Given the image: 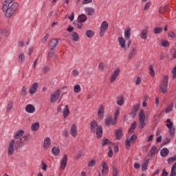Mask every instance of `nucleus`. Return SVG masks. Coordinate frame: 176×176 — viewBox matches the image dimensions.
<instances>
[{"label": "nucleus", "mask_w": 176, "mask_h": 176, "mask_svg": "<svg viewBox=\"0 0 176 176\" xmlns=\"http://www.w3.org/2000/svg\"><path fill=\"white\" fill-rule=\"evenodd\" d=\"M148 164H149V162L148 160L145 161V162L142 165V171H146L148 168Z\"/></svg>", "instance_id": "a19ab883"}, {"label": "nucleus", "mask_w": 176, "mask_h": 176, "mask_svg": "<svg viewBox=\"0 0 176 176\" xmlns=\"http://www.w3.org/2000/svg\"><path fill=\"white\" fill-rule=\"evenodd\" d=\"M28 140H30L28 135H24L23 137L18 140L16 143V144L17 145V148H21V146H23V144L27 142Z\"/></svg>", "instance_id": "0eeeda50"}, {"label": "nucleus", "mask_w": 176, "mask_h": 176, "mask_svg": "<svg viewBox=\"0 0 176 176\" xmlns=\"http://www.w3.org/2000/svg\"><path fill=\"white\" fill-rule=\"evenodd\" d=\"M100 127V125H98V123L96 120H93L91 122L90 124V130L91 133H96V131Z\"/></svg>", "instance_id": "f8f14e48"}, {"label": "nucleus", "mask_w": 176, "mask_h": 176, "mask_svg": "<svg viewBox=\"0 0 176 176\" xmlns=\"http://www.w3.org/2000/svg\"><path fill=\"white\" fill-rule=\"evenodd\" d=\"M85 34L87 38H93L94 36V32L93 30H87Z\"/></svg>", "instance_id": "58836bf2"}, {"label": "nucleus", "mask_w": 176, "mask_h": 176, "mask_svg": "<svg viewBox=\"0 0 176 176\" xmlns=\"http://www.w3.org/2000/svg\"><path fill=\"white\" fill-rule=\"evenodd\" d=\"M135 54H137V48H133L129 54V60H132V58H134Z\"/></svg>", "instance_id": "bb28decb"}, {"label": "nucleus", "mask_w": 176, "mask_h": 176, "mask_svg": "<svg viewBox=\"0 0 176 176\" xmlns=\"http://www.w3.org/2000/svg\"><path fill=\"white\" fill-rule=\"evenodd\" d=\"M166 123H168L166 124V127H168L169 130H171V129H173V126H174V124L173 123V122H171V120L168 119L166 120Z\"/></svg>", "instance_id": "ea45409f"}, {"label": "nucleus", "mask_w": 176, "mask_h": 176, "mask_svg": "<svg viewBox=\"0 0 176 176\" xmlns=\"http://www.w3.org/2000/svg\"><path fill=\"white\" fill-rule=\"evenodd\" d=\"M168 153H170V151H168V148H164L160 151V155L162 156V157H166V156H168Z\"/></svg>", "instance_id": "5701e85b"}, {"label": "nucleus", "mask_w": 176, "mask_h": 176, "mask_svg": "<svg viewBox=\"0 0 176 176\" xmlns=\"http://www.w3.org/2000/svg\"><path fill=\"white\" fill-rule=\"evenodd\" d=\"M108 27H109V25L108 24V22H107V21H103L101 23L99 32L100 36H104V35L105 34V31L108 30Z\"/></svg>", "instance_id": "39448f33"}, {"label": "nucleus", "mask_w": 176, "mask_h": 176, "mask_svg": "<svg viewBox=\"0 0 176 176\" xmlns=\"http://www.w3.org/2000/svg\"><path fill=\"white\" fill-rule=\"evenodd\" d=\"M52 152L54 156H57L58 155H60V148L54 146L52 149Z\"/></svg>", "instance_id": "c85d7f7f"}, {"label": "nucleus", "mask_w": 176, "mask_h": 176, "mask_svg": "<svg viewBox=\"0 0 176 176\" xmlns=\"http://www.w3.org/2000/svg\"><path fill=\"white\" fill-rule=\"evenodd\" d=\"M19 8V3H12V4H6L3 5V11L6 12V17L9 19V17H12L17 8Z\"/></svg>", "instance_id": "f257e3e1"}, {"label": "nucleus", "mask_w": 176, "mask_h": 176, "mask_svg": "<svg viewBox=\"0 0 176 176\" xmlns=\"http://www.w3.org/2000/svg\"><path fill=\"white\" fill-rule=\"evenodd\" d=\"M13 0H6L3 5H12Z\"/></svg>", "instance_id": "338daca9"}, {"label": "nucleus", "mask_w": 176, "mask_h": 176, "mask_svg": "<svg viewBox=\"0 0 176 176\" xmlns=\"http://www.w3.org/2000/svg\"><path fill=\"white\" fill-rule=\"evenodd\" d=\"M72 75L74 77H76L79 75V72H78L76 69L73 70Z\"/></svg>", "instance_id": "69168bd1"}, {"label": "nucleus", "mask_w": 176, "mask_h": 176, "mask_svg": "<svg viewBox=\"0 0 176 176\" xmlns=\"http://www.w3.org/2000/svg\"><path fill=\"white\" fill-rule=\"evenodd\" d=\"M104 111H105V109L104 108V106L100 105L98 111V119L99 120H102V119H104Z\"/></svg>", "instance_id": "9b49d317"}, {"label": "nucleus", "mask_w": 176, "mask_h": 176, "mask_svg": "<svg viewBox=\"0 0 176 176\" xmlns=\"http://www.w3.org/2000/svg\"><path fill=\"white\" fill-rule=\"evenodd\" d=\"M87 20V16L85 14H82L78 16L77 21L79 23H85Z\"/></svg>", "instance_id": "4be33fe9"}, {"label": "nucleus", "mask_w": 176, "mask_h": 176, "mask_svg": "<svg viewBox=\"0 0 176 176\" xmlns=\"http://www.w3.org/2000/svg\"><path fill=\"white\" fill-rule=\"evenodd\" d=\"M60 89L56 90L55 92H54L50 97V102H56V101L58 100V98H60Z\"/></svg>", "instance_id": "6e6552de"}, {"label": "nucleus", "mask_w": 176, "mask_h": 176, "mask_svg": "<svg viewBox=\"0 0 176 176\" xmlns=\"http://www.w3.org/2000/svg\"><path fill=\"white\" fill-rule=\"evenodd\" d=\"M24 135V131L23 130H19L16 131L14 135V139L18 140V138H20V137H22V135Z\"/></svg>", "instance_id": "473e14b6"}, {"label": "nucleus", "mask_w": 176, "mask_h": 176, "mask_svg": "<svg viewBox=\"0 0 176 176\" xmlns=\"http://www.w3.org/2000/svg\"><path fill=\"white\" fill-rule=\"evenodd\" d=\"M67 156L65 154L64 155L60 162V168H62V170H65V167H67Z\"/></svg>", "instance_id": "dca6fc26"}, {"label": "nucleus", "mask_w": 176, "mask_h": 176, "mask_svg": "<svg viewBox=\"0 0 176 176\" xmlns=\"http://www.w3.org/2000/svg\"><path fill=\"white\" fill-rule=\"evenodd\" d=\"M25 60V56L23 54H21L19 56V63H24Z\"/></svg>", "instance_id": "de8ad7c7"}, {"label": "nucleus", "mask_w": 176, "mask_h": 176, "mask_svg": "<svg viewBox=\"0 0 176 176\" xmlns=\"http://www.w3.org/2000/svg\"><path fill=\"white\" fill-rule=\"evenodd\" d=\"M74 24L78 30H82V28H83V23L79 22V21H74Z\"/></svg>", "instance_id": "7c9ffc66"}, {"label": "nucleus", "mask_w": 176, "mask_h": 176, "mask_svg": "<svg viewBox=\"0 0 176 176\" xmlns=\"http://www.w3.org/2000/svg\"><path fill=\"white\" fill-rule=\"evenodd\" d=\"M96 134V137L97 138H101L102 137V126L99 125V126H98V129L96 130L95 131Z\"/></svg>", "instance_id": "f3484780"}, {"label": "nucleus", "mask_w": 176, "mask_h": 176, "mask_svg": "<svg viewBox=\"0 0 176 176\" xmlns=\"http://www.w3.org/2000/svg\"><path fill=\"white\" fill-rule=\"evenodd\" d=\"M77 133H78V129L76 128V124H73L70 129V134L71 135H72V137L75 138V137H76Z\"/></svg>", "instance_id": "a211bd4d"}, {"label": "nucleus", "mask_w": 176, "mask_h": 176, "mask_svg": "<svg viewBox=\"0 0 176 176\" xmlns=\"http://www.w3.org/2000/svg\"><path fill=\"white\" fill-rule=\"evenodd\" d=\"M135 127H137V122H133L131 125L130 129H129V133L131 134V133H134V130H135Z\"/></svg>", "instance_id": "c9c22d12"}, {"label": "nucleus", "mask_w": 176, "mask_h": 176, "mask_svg": "<svg viewBox=\"0 0 176 176\" xmlns=\"http://www.w3.org/2000/svg\"><path fill=\"white\" fill-rule=\"evenodd\" d=\"M162 176H168V173L166 171V168H164L162 170Z\"/></svg>", "instance_id": "774afa93"}, {"label": "nucleus", "mask_w": 176, "mask_h": 176, "mask_svg": "<svg viewBox=\"0 0 176 176\" xmlns=\"http://www.w3.org/2000/svg\"><path fill=\"white\" fill-rule=\"evenodd\" d=\"M118 175H119V169L118 168V166H116V165H113L112 176H118Z\"/></svg>", "instance_id": "2f4dec72"}, {"label": "nucleus", "mask_w": 176, "mask_h": 176, "mask_svg": "<svg viewBox=\"0 0 176 176\" xmlns=\"http://www.w3.org/2000/svg\"><path fill=\"white\" fill-rule=\"evenodd\" d=\"M119 115H120L119 109L116 110L114 113L113 120H112V117L108 116L104 120V124H106L107 127H109V126H116V124L118 123V119L119 118Z\"/></svg>", "instance_id": "f03ea898"}, {"label": "nucleus", "mask_w": 176, "mask_h": 176, "mask_svg": "<svg viewBox=\"0 0 176 176\" xmlns=\"http://www.w3.org/2000/svg\"><path fill=\"white\" fill-rule=\"evenodd\" d=\"M109 171V167L108 166V164L105 162H102V175H108V172Z\"/></svg>", "instance_id": "9d476101"}, {"label": "nucleus", "mask_w": 176, "mask_h": 176, "mask_svg": "<svg viewBox=\"0 0 176 176\" xmlns=\"http://www.w3.org/2000/svg\"><path fill=\"white\" fill-rule=\"evenodd\" d=\"M7 112H10L13 109V101H10L7 104Z\"/></svg>", "instance_id": "4c0bfd02"}, {"label": "nucleus", "mask_w": 176, "mask_h": 176, "mask_svg": "<svg viewBox=\"0 0 176 176\" xmlns=\"http://www.w3.org/2000/svg\"><path fill=\"white\" fill-rule=\"evenodd\" d=\"M63 117L65 118L69 115V109L68 108V105L65 106V109L63 110Z\"/></svg>", "instance_id": "72a5a7b5"}, {"label": "nucleus", "mask_w": 176, "mask_h": 176, "mask_svg": "<svg viewBox=\"0 0 176 176\" xmlns=\"http://www.w3.org/2000/svg\"><path fill=\"white\" fill-rule=\"evenodd\" d=\"M169 133H170V135L171 136V138H173V137H175V128H172V129H169Z\"/></svg>", "instance_id": "603ef678"}, {"label": "nucleus", "mask_w": 176, "mask_h": 176, "mask_svg": "<svg viewBox=\"0 0 176 176\" xmlns=\"http://www.w3.org/2000/svg\"><path fill=\"white\" fill-rule=\"evenodd\" d=\"M72 37L73 38L74 41H75L76 42L78 41L79 39V35L78 34V33H76V32H73L72 34Z\"/></svg>", "instance_id": "79ce46f5"}, {"label": "nucleus", "mask_w": 176, "mask_h": 176, "mask_svg": "<svg viewBox=\"0 0 176 176\" xmlns=\"http://www.w3.org/2000/svg\"><path fill=\"white\" fill-rule=\"evenodd\" d=\"M14 145H16V141L12 140L9 143L8 148V155H9V156H12V155L14 153Z\"/></svg>", "instance_id": "423d86ee"}, {"label": "nucleus", "mask_w": 176, "mask_h": 176, "mask_svg": "<svg viewBox=\"0 0 176 176\" xmlns=\"http://www.w3.org/2000/svg\"><path fill=\"white\" fill-rule=\"evenodd\" d=\"M135 140H137V135L133 134L130 139H129V140L131 142L133 141H135Z\"/></svg>", "instance_id": "0e129e2a"}, {"label": "nucleus", "mask_w": 176, "mask_h": 176, "mask_svg": "<svg viewBox=\"0 0 176 176\" xmlns=\"http://www.w3.org/2000/svg\"><path fill=\"white\" fill-rule=\"evenodd\" d=\"M38 86L39 83L38 82H34V84H32V87L29 90L30 94H35V93H36V90H38Z\"/></svg>", "instance_id": "ddd939ff"}, {"label": "nucleus", "mask_w": 176, "mask_h": 176, "mask_svg": "<svg viewBox=\"0 0 176 176\" xmlns=\"http://www.w3.org/2000/svg\"><path fill=\"white\" fill-rule=\"evenodd\" d=\"M117 104L120 107H122V105L124 104V98L123 96H120L117 98Z\"/></svg>", "instance_id": "b1692460"}, {"label": "nucleus", "mask_w": 176, "mask_h": 176, "mask_svg": "<svg viewBox=\"0 0 176 176\" xmlns=\"http://www.w3.org/2000/svg\"><path fill=\"white\" fill-rule=\"evenodd\" d=\"M42 70L43 74H47V72L50 71V68H49V67L47 66H45L44 67H43Z\"/></svg>", "instance_id": "052dcab7"}, {"label": "nucleus", "mask_w": 176, "mask_h": 176, "mask_svg": "<svg viewBox=\"0 0 176 176\" xmlns=\"http://www.w3.org/2000/svg\"><path fill=\"white\" fill-rule=\"evenodd\" d=\"M139 121H140V126L139 129L142 130L144 127H145V113H144V110H141L139 113Z\"/></svg>", "instance_id": "20e7f679"}, {"label": "nucleus", "mask_w": 176, "mask_h": 176, "mask_svg": "<svg viewBox=\"0 0 176 176\" xmlns=\"http://www.w3.org/2000/svg\"><path fill=\"white\" fill-rule=\"evenodd\" d=\"M55 50L54 48H50L48 50V57H53L54 56Z\"/></svg>", "instance_id": "37998d69"}, {"label": "nucleus", "mask_w": 176, "mask_h": 176, "mask_svg": "<svg viewBox=\"0 0 176 176\" xmlns=\"http://www.w3.org/2000/svg\"><path fill=\"white\" fill-rule=\"evenodd\" d=\"M163 31V28H155L153 30L154 34H160Z\"/></svg>", "instance_id": "49530a36"}, {"label": "nucleus", "mask_w": 176, "mask_h": 176, "mask_svg": "<svg viewBox=\"0 0 176 176\" xmlns=\"http://www.w3.org/2000/svg\"><path fill=\"white\" fill-rule=\"evenodd\" d=\"M168 10V6H165L160 8V13L163 14V13H165V12H167Z\"/></svg>", "instance_id": "e433bc0d"}, {"label": "nucleus", "mask_w": 176, "mask_h": 176, "mask_svg": "<svg viewBox=\"0 0 176 176\" xmlns=\"http://www.w3.org/2000/svg\"><path fill=\"white\" fill-rule=\"evenodd\" d=\"M118 43L121 47H124L126 46V40L123 38V37L118 38Z\"/></svg>", "instance_id": "c756f323"}, {"label": "nucleus", "mask_w": 176, "mask_h": 176, "mask_svg": "<svg viewBox=\"0 0 176 176\" xmlns=\"http://www.w3.org/2000/svg\"><path fill=\"white\" fill-rule=\"evenodd\" d=\"M25 109L28 113H34L35 112V106L33 104H27Z\"/></svg>", "instance_id": "2eb2a0df"}, {"label": "nucleus", "mask_w": 176, "mask_h": 176, "mask_svg": "<svg viewBox=\"0 0 176 176\" xmlns=\"http://www.w3.org/2000/svg\"><path fill=\"white\" fill-rule=\"evenodd\" d=\"M96 161L94 160H92L91 161L88 162V166L89 167H94L96 166Z\"/></svg>", "instance_id": "6e6d98bb"}, {"label": "nucleus", "mask_w": 176, "mask_h": 176, "mask_svg": "<svg viewBox=\"0 0 176 176\" xmlns=\"http://www.w3.org/2000/svg\"><path fill=\"white\" fill-rule=\"evenodd\" d=\"M21 94L23 96V97L27 96V87L25 86L22 87Z\"/></svg>", "instance_id": "5fc2aeb1"}, {"label": "nucleus", "mask_w": 176, "mask_h": 176, "mask_svg": "<svg viewBox=\"0 0 176 176\" xmlns=\"http://www.w3.org/2000/svg\"><path fill=\"white\" fill-rule=\"evenodd\" d=\"M130 142H130L129 140V139H126V140H125V148L127 150L130 149V146H131Z\"/></svg>", "instance_id": "09e8293b"}, {"label": "nucleus", "mask_w": 176, "mask_h": 176, "mask_svg": "<svg viewBox=\"0 0 176 176\" xmlns=\"http://www.w3.org/2000/svg\"><path fill=\"white\" fill-rule=\"evenodd\" d=\"M85 12L88 16H93L96 12V10H94L93 8L87 7L85 8Z\"/></svg>", "instance_id": "6ab92c4d"}, {"label": "nucleus", "mask_w": 176, "mask_h": 176, "mask_svg": "<svg viewBox=\"0 0 176 176\" xmlns=\"http://www.w3.org/2000/svg\"><path fill=\"white\" fill-rule=\"evenodd\" d=\"M147 35H148V29L147 28H144L141 34H140V38L141 39H146L147 38Z\"/></svg>", "instance_id": "393cba45"}, {"label": "nucleus", "mask_w": 176, "mask_h": 176, "mask_svg": "<svg viewBox=\"0 0 176 176\" xmlns=\"http://www.w3.org/2000/svg\"><path fill=\"white\" fill-rule=\"evenodd\" d=\"M149 71L151 76L153 78V76H155V70L153 69V66H152V65L149 66Z\"/></svg>", "instance_id": "a18cd8bd"}, {"label": "nucleus", "mask_w": 176, "mask_h": 176, "mask_svg": "<svg viewBox=\"0 0 176 176\" xmlns=\"http://www.w3.org/2000/svg\"><path fill=\"white\" fill-rule=\"evenodd\" d=\"M140 110V104H135L133 107V110L135 112H138V111Z\"/></svg>", "instance_id": "bf43d9fd"}, {"label": "nucleus", "mask_w": 176, "mask_h": 176, "mask_svg": "<svg viewBox=\"0 0 176 176\" xmlns=\"http://www.w3.org/2000/svg\"><path fill=\"white\" fill-rule=\"evenodd\" d=\"M130 36H131V28H128L124 31V37L126 39H130Z\"/></svg>", "instance_id": "a878e982"}, {"label": "nucleus", "mask_w": 176, "mask_h": 176, "mask_svg": "<svg viewBox=\"0 0 176 176\" xmlns=\"http://www.w3.org/2000/svg\"><path fill=\"white\" fill-rule=\"evenodd\" d=\"M151 5H152V3L150 1L147 2L144 8V10H148V9L151 8Z\"/></svg>", "instance_id": "680f3d73"}, {"label": "nucleus", "mask_w": 176, "mask_h": 176, "mask_svg": "<svg viewBox=\"0 0 176 176\" xmlns=\"http://www.w3.org/2000/svg\"><path fill=\"white\" fill-rule=\"evenodd\" d=\"M122 135H123V133L122 132V129H118L116 131V140H120V138H122Z\"/></svg>", "instance_id": "cd10ccee"}, {"label": "nucleus", "mask_w": 176, "mask_h": 176, "mask_svg": "<svg viewBox=\"0 0 176 176\" xmlns=\"http://www.w3.org/2000/svg\"><path fill=\"white\" fill-rule=\"evenodd\" d=\"M157 149V148H156V146H153L149 151L148 156H149V157L155 156Z\"/></svg>", "instance_id": "412c9836"}, {"label": "nucleus", "mask_w": 176, "mask_h": 176, "mask_svg": "<svg viewBox=\"0 0 176 176\" xmlns=\"http://www.w3.org/2000/svg\"><path fill=\"white\" fill-rule=\"evenodd\" d=\"M119 74H120V69L117 68L111 74L110 78V82L113 83L115 80H116L118 76H119Z\"/></svg>", "instance_id": "1a4fd4ad"}, {"label": "nucleus", "mask_w": 176, "mask_h": 176, "mask_svg": "<svg viewBox=\"0 0 176 176\" xmlns=\"http://www.w3.org/2000/svg\"><path fill=\"white\" fill-rule=\"evenodd\" d=\"M80 90H81L80 85H76L74 86V93H80Z\"/></svg>", "instance_id": "c03bdc74"}, {"label": "nucleus", "mask_w": 176, "mask_h": 176, "mask_svg": "<svg viewBox=\"0 0 176 176\" xmlns=\"http://www.w3.org/2000/svg\"><path fill=\"white\" fill-rule=\"evenodd\" d=\"M161 45L163 46V47H167L170 46V43H168L167 41H162Z\"/></svg>", "instance_id": "3c124183"}, {"label": "nucleus", "mask_w": 176, "mask_h": 176, "mask_svg": "<svg viewBox=\"0 0 176 176\" xmlns=\"http://www.w3.org/2000/svg\"><path fill=\"white\" fill-rule=\"evenodd\" d=\"M83 152L80 151L78 153L76 156L74 157L75 160H78V159H80L82 156H83Z\"/></svg>", "instance_id": "8fccbe9b"}, {"label": "nucleus", "mask_w": 176, "mask_h": 176, "mask_svg": "<svg viewBox=\"0 0 176 176\" xmlns=\"http://www.w3.org/2000/svg\"><path fill=\"white\" fill-rule=\"evenodd\" d=\"M31 129L32 131H38V130H39V122H34L32 125Z\"/></svg>", "instance_id": "f704fd0d"}, {"label": "nucleus", "mask_w": 176, "mask_h": 176, "mask_svg": "<svg viewBox=\"0 0 176 176\" xmlns=\"http://www.w3.org/2000/svg\"><path fill=\"white\" fill-rule=\"evenodd\" d=\"M168 84V76H165L162 83L160 85V91L164 94L167 91V86Z\"/></svg>", "instance_id": "7ed1b4c3"}, {"label": "nucleus", "mask_w": 176, "mask_h": 176, "mask_svg": "<svg viewBox=\"0 0 176 176\" xmlns=\"http://www.w3.org/2000/svg\"><path fill=\"white\" fill-rule=\"evenodd\" d=\"M109 157H112L113 156V151H112V147H109V152H108Z\"/></svg>", "instance_id": "13d9d810"}, {"label": "nucleus", "mask_w": 176, "mask_h": 176, "mask_svg": "<svg viewBox=\"0 0 176 176\" xmlns=\"http://www.w3.org/2000/svg\"><path fill=\"white\" fill-rule=\"evenodd\" d=\"M49 36H50V35L49 34H47L44 36V38H43V40H42L43 43H45V42L47 41V40L49 39Z\"/></svg>", "instance_id": "e2e57ef3"}, {"label": "nucleus", "mask_w": 176, "mask_h": 176, "mask_svg": "<svg viewBox=\"0 0 176 176\" xmlns=\"http://www.w3.org/2000/svg\"><path fill=\"white\" fill-rule=\"evenodd\" d=\"M58 45V38H52L49 43V47L54 49Z\"/></svg>", "instance_id": "4468645a"}, {"label": "nucleus", "mask_w": 176, "mask_h": 176, "mask_svg": "<svg viewBox=\"0 0 176 176\" xmlns=\"http://www.w3.org/2000/svg\"><path fill=\"white\" fill-rule=\"evenodd\" d=\"M51 144H52V142L50 140V138H46L44 140V143H43L44 149H45V151L47 150L49 146H50Z\"/></svg>", "instance_id": "aec40b11"}, {"label": "nucleus", "mask_w": 176, "mask_h": 176, "mask_svg": "<svg viewBox=\"0 0 176 176\" xmlns=\"http://www.w3.org/2000/svg\"><path fill=\"white\" fill-rule=\"evenodd\" d=\"M170 141H171V138H166L163 140L162 143H163L164 145H167V144H169V142H170Z\"/></svg>", "instance_id": "4d7b16f0"}, {"label": "nucleus", "mask_w": 176, "mask_h": 176, "mask_svg": "<svg viewBox=\"0 0 176 176\" xmlns=\"http://www.w3.org/2000/svg\"><path fill=\"white\" fill-rule=\"evenodd\" d=\"M109 144H111V142H109V140H108L107 138H105L104 140H102V146H105V145Z\"/></svg>", "instance_id": "864d4df0"}]
</instances>
